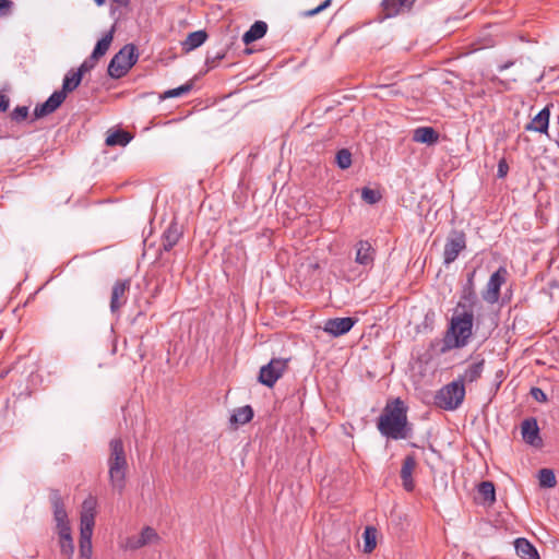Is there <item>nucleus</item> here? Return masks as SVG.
I'll use <instances>...</instances> for the list:
<instances>
[{
    "label": "nucleus",
    "instance_id": "f257e3e1",
    "mask_svg": "<svg viewBox=\"0 0 559 559\" xmlns=\"http://www.w3.org/2000/svg\"><path fill=\"white\" fill-rule=\"evenodd\" d=\"M377 428L383 437L393 440L407 438V407L400 397L385 405L378 418Z\"/></svg>",
    "mask_w": 559,
    "mask_h": 559
},
{
    "label": "nucleus",
    "instance_id": "f03ea898",
    "mask_svg": "<svg viewBox=\"0 0 559 559\" xmlns=\"http://www.w3.org/2000/svg\"><path fill=\"white\" fill-rule=\"evenodd\" d=\"M473 310L457 309L455 307L443 337L441 353L465 347L473 336Z\"/></svg>",
    "mask_w": 559,
    "mask_h": 559
},
{
    "label": "nucleus",
    "instance_id": "7ed1b4c3",
    "mask_svg": "<svg viewBox=\"0 0 559 559\" xmlns=\"http://www.w3.org/2000/svg\"><path fill=\"white\" fill-rule=\"evenodd\" d=\"M97 500L93 496H88L82 503L80 516V540H79V558L92 559L93 546L92 536L95 525Z\"/></svg>",
    "mask_w": 559,
    "mask_h": 559
},
{
    "label": "nucleus",
    "instance_id": "20e7f679",
    "mask_svg": "<svg viewBox=\"0 0 559 559\" xmlns=\"http://www.w3.org/2000/svg\"><path fill=\"white\" fill-rule=\"evenodd\" d=\"M109 480L114 489L122 492L126 487V476L128 471V461L120 438L112 439L109 442V456L107 460Z\"/></svg>",
    "mask_w": 559,
    "mask_h": 559
},
{
    "label": "nucleus",
    "instance_id": "39448f33",
    "mask_svg": "<svg viewBox=\"0 0 559 559\" xmlns=\"http://www.w3.org/2000/svg\"><path fill=\"white\" fill-rule=\"evenodd\" d=\"M377 251L368 240H359L355 245V263L357 266L352 267L345 274L347 281H354L364 272H368L373 267Z\"/></svg>",
    "mask_w": 559,
    "mask_h": 559
},
{
    "label": "nucleus",
    "instance_id": "423d86ee",
    "mask_svg": "<svg viewBox=\"0 0 559 559\" xmlns=\"http://www.w3.org/2000/svg\"><path fill=\"white\" fill-rule=\"evenodd\" d=\"M136 48L132 44L123 46L110 60L108 75L112 79L124 76L138 61Z\"/></svg>",
    "mask_w": 559,
    "mask_h": 559
},
{
    "label": "nucleus",
    "instance_id": "0eeeda50",
    "mask_svg": "<svg viewBox=\"0 0 559 559\" xmlns=\"http://www.w3.org/2000/svg\"><path fill=\"white\" fill-rule=\"evenodd\" d=\"M465 386L462 380H455L442 386L436 394V405L445 411L456 409L464 401Z\"/></svg>",
    "mask_w": 559,
    "mask_h": 559
},
{
    "label": "nucleus",
    "instance_id": "6e6552de",
    "mask_svg": "<svg viewBox=\"0 0 559 559\" xmlns=\"http://www.w3.org/2000/svg\"><path fill=\"white\" fill-rule=\"evenodd\" d=\"M508 275V270L504 266H500L490 275L485 288L481 292V298L484 301L490 305L497 304L499 301L500 289L502 285L506 284Z\"/></svg>",
    "mask_w": 559,
    "mask_h": 559
},
{
    "label": "nucleus",
    "instance_id": "1a4fd4ad",
    "mask_svg": "<svg viewBox=\"0 0 559 559\" xmlns=\"http://www.w3.org/2000/svg\"><path fill=\"white\" fill-rule=\"evenodd\" d=\"M287 359L273 358L267 365L260 369L259 381L272 388L287 368Z\"/></svg>",
    "mask_w": 559,
    "mask_h": 559
},
{
    "label": "nucleus",
    "instance_id": "9d476101",
    "mask_svg": "<svg viewBox=\"0 0 559 559\" xmlns=\"http://www.w3.org/2000/svg\"><path fill=\"white\" fill-rule=\"evenodd\" d=\"M49 499L53 509L57 534L71 531L68 513L60 492L58 490H51Z\"/></svg>",
    "mask_w": 559,
    "mask_h": 559
},
{
    "label": "nucleus",
    "instance_id": "9b49d317",
    "mask_svg": "<svg viewBox=\"0 0 559 559\" xmlns=\"http://www.w3.org/2000/svg\"><path fill=\"white\" fill-rule=\"evenodd\" d=\"M466 247V237L465 234L461 230H453L449 238L447 239V242L444 245L443 250V263L450 264L454 262L460 252L464 250Z\"/></svg>",
    "mask_w": 559,
    "mask_h": 559
},
{
    "label": "nucleus",
    "instance_id": "f8f14e48",
    "mask_svg": "<svg viewBox=\"0 0 559 559\" xmlns=\"http://www.w3.org/2000/svg\"><path fill=\"white\" fill-rule=\"evenodd\" d=\"M475 275L476 271L467 273L466 282L463 285L460 294V299L456 304L457 309H468L474 310L475 306L478 304V297L476 294L475 287Z\"/></svg>",
    "mask_w": 559,
    "mask_h": 559
},
{
    "label": "nucleus",
    "instance_id": "ddd939ff",
    "mask_svg": "<svg viewBox=\"0 0 559 559\" xmlns=\"http://www.w3.org/2000/svg\"><path fill=\"white\" fill-rule=\"evenodd\" d=\"M159 539L156 531L150 526L144 527L140 534L128 537L124 542V548L136 550L146 545L153 544Z\"/></svg>",
    "mask_w": 559,
    "mask_h": 559
},
{
    "label": "nucleus",
    "instance_id": "4468645a",
    "mask_svg": "<svg viewBox=\"0 0 559 559\" xmlns=\"http://www.w3.org/2000/svg\"><path fill=\"white\" fill-rule=\"evenodd\" d=\"M356 322L357 319L352 317L328 319L324 322L323 331L334 337L342 336L349 332Z\"/></svg>",
    "mask_w": 559,
    "mask_h": 559
},
{
    "label": "nucleus",
    "instance_id": "2eb2a0df",
    "mask_svg": "<svg viewBox=\"0 0 559 559\" xmlns=\"http://www.w3.org/2000/svg\"><path fill=\"white\" fill-rule=\"evenodd\" d=\"M521 432L523 440L533 447L539 448L543 445V440L539 436V427L534 417L526 418L521 424Z\"/></svg>",
    "mask_w": 559,
    "mask_h": 559
},
{
    "label": "nucleus",
    "instance_id": "dca6fc26",
    "mask_svg": "<svg viewBox=\"0 0 559 559\" xmlns=\"http://www.w3.org/2000/svg\"><path fill=\"white\" fill-rule=\"evenodd\" d=\"M130 288V281H117L111 289L110 311L116 313L127 302V293Z\"/></svg>",
    "mask_w": 559,
    "mask_h": 559
},
{
    "label": "nucleus",
    "instance_id": "f3484780",
    "mask_svg": "<svg viewBox=\"0 0 559 559\" xmlns=\"http://www.w3.org/2000/svg\"><path fill=\"white\" fill-rule=\"evenodd\" d=\"M63 102H64V94L58 93L57 91L53 92L45 103L37 105L35 107V109H34L35 119H39V118H43L45 116L52 114L61 106V104Z\"/></svg>",
    "mask_w": 559,
    "mask_h": 559
},
{
    "label": "nucleus",
    "instance_id": "a211bd4d",
    "mask_svg": "<svg viewBox=\"0 0 559 559\" xmlns=\"http://www.w3.org/2000/svg\"><path fill=\"white\" fill-rule=\"evenodd\" d=\"M416 0H382L383 17H393L405 10H409Z\"/></svg>",
    "mask_w": 559,
    "mask_h": 559
},
{
    "label": "nucleus",
    "instance_id": "6ab92c4d",
    "mask_svg": "<svg viewBox=\"0 0 559 559\" xmlns=\"http://www.w3.org/2000/svg\"><path fill=\"white\" fill-rule=\"evenodd\" d=\"M181 237V227L177 222H171L162 235V250L170 251Z\"/></svg>",
    "mask_w": 559,
    "mask_h": 559
},
{
    "label": "nucleus",
    "instance_id": "aec40b11",
    "mask_svg": "<svg viewBox=\"0 0 559 559\" xmlns=\"http://www.w3.org/2000/svg\"><path fill=\"white\" fill-rule=\"evenodd\" d=\"M417 465L416 459L414 455H407L404 461L401 468V479L403 487L406 491H412L415 487L414 480H413V472Z\"/></svg>",
    "mask_w": 559,
    "mask_h": 559
},
{
    "label": "nucleus",
    "instance_id": "412c9836",
    "mask_svg": "<svg viewBox=\"0 0 559 559\" xmlns=\"http://www.w3.org/2000/svg\"><path fill=\"white\" fill-rule=\"evenodd\" d=\"M413 141L433 145L439 141V133L432 127H418L413 131Z\"/></svg>",
    "mask_w": 559,
    "mask_h": 559
},
{
    "label": "nucleus",
    "instance_id": "4be33fe9",
    "mask_svg": "<svg viewBox=\"0 0 559 559\" xmlns=\"http://www.w3.org/2000/svg\"><path fill=\"white\" fill-rule=\"evenodd\" d=\"M550 111L547 107L543 108L525 127L528 131L546 133L549 126Z\"/></svg>",
    "mask_w": 559,
    "mask_h": 559
},
{
    "label": "nucleus",
    "instance_id": "5701e85b",
    "mask_svg": "<svg viewBox=\"0 0 559 559\" xmlns=\"http://www.w3.org/2000/svg\"><path fill=\"white\" fill-rule=\"evenodd\" d=\"M516 555L521 559H539V555L535 546L526 538L520 537L514 540Z\"/></svg>",
    "mask_w": 559,
    "mask_h": 559
},
{
    "label": "nucleus",
    "instance_id": "b1692460",
    "mask_svg": "<svg viewBox=\"0 0 559 559\" xmlns=\"http://www.w3.org/2000/svg\"><path fill=\"white\" fill-rule=\"evenodd\" d=\"M267 31V25L263 21L254 22L250 28L243 34L242 41L246 45H249L260 38H262Z\"/></svg>",
    "mask_w": 559,
    "mask_h": 559
},
{
    "label": "nucleus",
    "instance_id": "393cba45",
    "mask_svg": "<svg viewBox=\"0 0 559 559\" xmlns=\"http://www.w3.org/2000/svg\"><path fill=\"white\" fill-rule=\"evenodd\" d=\"M207 38V34L205 31H195L190 33L187 38L182 41V49L187 52L197 49Z\"/></svg>",
    "mask_w": 559,
    "mask_h": 559
},
{
    "label": "nucleus",
    "instance_id": "a878e982",
    "mask_svg": "<svg viewBox=\"0 0 559 559\" xmlns=\"http://www.w3.org/2000/svg\"><path fill=\"white\" fill-rule=\"evenodd\" d=\"M59 537V547H60V554L66 559H73L74 555V543L72 538V532H64L58 534Z\"/></svg>",
    "mask_w": 559,
    "mask_h": 559
},
{
    "label": "nucleus",
    "instance_id": "bb28decb",
    "mask_svg": "<svg viewBox=\"0 0 559 559\" xmlns=\"http://www.w3.org/2000/svg\"><path fill=\"white\" fill-rule=\"evenodd\" d=\"M81 81H82L81 73H75L74 70H70L64 75L62 88L57 92L63 93L64 98H66L67 94L73 92L80 85Z\"/></svg>",
    "mask_w": 559,
    "mask_h": 559
},
{
    "label": "nucleus",
    "instance_id": "cd10ccee",
    "mask_svg": "<svg viewBox=\"0 0 559 559\" xmlns=\"http://www.w3.org/2000/svg\"><path fill=\"white\" fill-rule=\"evenodd\" d=\"M484 364H485V360L481 359L477 362L469 365L466 368V370L464 371L463 376L461 378H459L457 380H462L463 384L465 381L469 382V383L476 381L478 378H480V376L483 373Z\"/></svg>",
    "mask_w": 559,
    "mask_h": 559
},
{
    "label": "nucleus",
    "instance_id": "c85d7f7f",
    "mask_svg": "<svg viewBox=\"0 0 559 559\" xmlns=\"http://www.w3.org/2000/svg\"><path fill=\"white\" fill-rule=\"evenodd\" d=\"M253 417V409L250 405L238 407L234 411L230 423L235 425H245Z\"/></svg>",
    "mask_w": 559,
    "mask_h": 559
},
{
    "label": "nucleus",
    "instance_id": "c756f323",
    "mask_svg": "<svg viewBox=\"0 0 559 559\" xmlns=\"http://www.w3.org/2000/svg\"><path fill=\"white\" fill-rule=\"evenodd\" d=\"M112 32L114 31H110L103 38H100L97 41V44L92 52V60H98L108 51L110 44L112 41V38H114Z\"/></svg>",
    "mask_w": 559,
    "mask_h": 559
},
{
    "label": "nucleus",
    "instance_id": "7c9ffc66",
    "mask_svg": "<svg viewBox=\"0 0 559 559\" xmlns=\"http://www.w3.org/2000/svg\"><path fill=\"white\" fill-rule=\"evenodd\" d=\"M132 140V136L129 132L123 130H118L109 134L106 139V144L108 146H126L130 141Z\"/></svg>",
    "mask_w": 559,
    "mask_h": 559
},
{
    "label": "nucleus",
    "instance_id": "2f4dec72",
    "mask_svg": "<svg viewBox=\"0 0 559 559\" xmlns=\"http://www.w3.org/2000/svg\"><path fill=\"white\" fill-rule=\"evenodd\" d=\"M364 551L370 554L377 546V530L372 526H367L364 531Z\"/></svg>",
    "mask_w": 559,
    "mask_h": 559
},
{
    "label": "nucleus",
    "instance_id": "473e14b6",
    "mask_svg": "<svg viewBox=\"0 0 559 559\" xmlns=\"http://www.w3.org/2000/svg\"><path fill=\"white\" fill-rule=\"evenodd\" d=\"M539 485L544 488H552L556 486V476L552 469L543 468L538 473Z\"/></svg>",
    "mask_w": 559,
    "mask_h": 559
},
{
    "label": "nucleus",
    "instance_id": "72a5a7b5",
    "mask_svg": "<svg viewBox=\"0 0 559 559\" xmlns=\"http://www.w3.org/2000/svg\"><path fill=\"white\" fill-rule=\"evenodd\" d=\"M478 492L485 501L493 502L496 500L495 486L491 481H481L478 486Z\"/></svg>",
    "mask_w": 559,
    "mask_h": 559
},
{
    "label": "nucleus",
    "instance_id": "f704fd0d",
    "mask_svg": "<svg viewBox=\"0 0 559 559\" xmlns=\"http://www.w3.org/2000/svg\"><path fill=\"white\" fill-rule=\"evenodd\" d=\"M361 199L368 204H376L381 199V193L368 187L362 188Z\"/></svg>",
    "mask_w": 559,
    "mask_h": 559
},
{
    "label": "nucleus",
    "instance_id": "c9c22d12",
    "mask_svg": "<svg viewBox=\"0 0 559 559\" xmlns=\"http://www.w3.org/2000/svg\"><path fill=\"white\" fill-rule=\"evenodd\" d=\"M336 163L340 168L347 169L352 165V154L348 150L343 148L336 153Z\"/></svg>",
    "mask_w": 559,
    "mask_h": 559
},
{
    "label": "nucleus",
    "instance_id": "e433bc0d",
    "mask_svg": "<svg viewBox=\"0 0 559 559\" xmlns=\"http://www.w3.org/2000/svg\"><path fill=\"white\" fill-rule=\"evenodd\" d=\"M191 88H192V84L186 83L177 88H171V90L166 91L164 93L163 98H173V97L181 96L183 94L189 93L191 91Z\"/></svg>",
    "mask_w": 559,
    "mask_h": 559
},
{
    "label": "nucleus",
    "instance_id": "4c0bfd02",
    "mask_svg": "<svg viewBox=\"0 0 559 559\" xmlns=\"http://www.w3.org/2000/svg\"><path fill=\"white\" fill-rule=\"evenodd\" d=\"M28 116V108L26 106H17L11 112V119L21 122L25 120Z\"/></svg>",
    "mask_w": 559,
    "mask_h": 559
},
{
    "label": "nucleus",
    "instance_id": "58836bf2",
    "mask_svg": "<svg viewBox=\"0 0 559 559\" xmlns=\"http://www.w3.org/2000/svg\"><path fill=\"white\" fill-rule=\"evenodd\" d=\"M97 61L98 60H92V55H91L86 60H84L81 63V66L75 71V73H81V78H83L84 73H86L90 70H92L95 67Z\"/></svg>",
    "mask_w": 559,
    "mask_h": 559
},
{
    "label": "nucleus",
    "instance_id": "ea45409f",
    "mask_svg": "<svg viewBox=\"0 0 559 559\" xmlns=\"http://www.w3.org/2000/svg\"><path fill=\"white\" fill-rule=\"evenodd\" d=\"M509 165L504 158L500 159L498 163L497 177L504 178L508 175Z\"/></svg>",
    "mask_w": 559,
    "mask_h": 559
},
{
    "label": "nucleus",
    "instance_id": "a19ab883",
    "mask_svg": "<svg viewBox=\"0 0 559 559\" xmlns=\"http://www.w3.org/2000/svg\"><path fill=\"white\" fill-rule=\"evenodd\" d=\"M531 395H532V397H534L538 402L544 403V402L547 401L546 393L542 389H539V388H536V386L532 388L531 389Z\"/></svg>",
    "mask_w": 559,
    "mask_h": 559
},
{
    "label": "nucleus",
    "instance_id": "79ce46f5",
    "mask_svg": "<svg viewBox=\"0 0 559 559\" xmlns=\"http://www.w3.org/2000/svg\"><path fill=\"white\" fill-rule=\"evenodd\" d=\"M331 3V0H325L324 2H322L320 5H318L317 8L314 9H311L309 11H307L305 13L306 16H313L320 12H322L324 9H326Z\"/></svg>",
    "mask_w": 559,
    "mask_h": 559
},
{
    "label": "nucleus",
    "instance_id": "37998d69",
    "mask_svg": "<svg viewBox=\"0 0 559 559\" xmlns=\"http://www.w3.org/2000/svg\"><path fill=\"white\" fill-rule=\"evenodd\" d=\"M225 53L224 52H217L215 56L211 57V56H207L206 58V63L210 66V67H215L217 64V62L219 60H222L224 58Z\"/></svg>",
    "mask_w": 559,
    "mask_h": 559
},
{
    "label": "nucleus",
    "instance_id": "c03bdc74",
    "mask_svg": "<svg viewBox=\"0 0 559 559\" xmlns=\"http://www.w3.org/2000/svg\"><path fill=\"white\" fill-rule=\"evenodd\" d=\"M9 105H10V100L9 98L3 95V94H0V111H7L8 108H9Z\"/></svg>",
    "mask_w": 559,
    "mask_h": 559
},
{
    "label": "nucleus",
    "instance_id": "a18cd8bd",
    "mask_svg": "<svg viewBox=\"0 0 559 559\" xmlns=\"http://www.w3.org/2000/svg\"><path fill=\"white\" fill-rule=\"evenodd\" d=\"M12 4H13V3H12V1H10V0H0V14H2V11H3L4 9H9V8H11V5H12Z\"/></svg>",
    "mask_w": 559,
    "mask_h": 559
},
{
    "label": "nucleus",
    "instance_id": "49530a36",
    "mask_svg": "<svg viewBox=\"0 0 559 559\" xmlns=\"http://www.w3.org/2000/svg\"><path fill=\"white\" fill-rule=\"evenodd\" d=\"M112 1L120 7H127L130 2V0H112Z\"/></svg>",
    "mask_w": 559,
    "mask_h": 559
},
{
    "label": "nucleus",
    "instance_id": "de8ad7c7",
    "mask_svg": "<svg viewBox=\"0 0 559 559\" xmlns=\"http://www.w3.org/2000/svg\"><path fill=\"white\" fill-rule=\"evenodd\" d=\"M97 5L105 4L106 0H94Z\"/></svg>",
    "mask_w": 559,
    "mask_h": 559
},
{
    "label": "nucleus",
    "instance_id": "09e8293b",
    "mask_svg": "<svg viewBox=\"0 0 559 559\" xmlns=\"http://www.w3.org/2000/svg\"><path fill=\"white\" fill-rule=\"evenodd\" d=\"M511 64H512V63H507V64L502 66L500 69H501V70L508 69Z\"/></svg>",
    "mask_w": 559,
    "mask_h": 559
}]
</instances>
